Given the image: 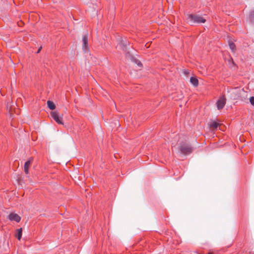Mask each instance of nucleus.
<instances>
[{
	"label": "nucleus",
	"instance_id": "4",
	"mask_svg": "<svg viewBox=\"0 0 254 254\" xmlns=\"http://www.w3.org/2000/svg\"><path fill=\"white\" fill-rule=\"evenodd\" d=\"M226 99L224 96H222L219 98L216 102V106L218 110H221L226 104Z\"/></svg>",
	"mask_w": 254,
	"mask_h": 254
},
{
	"label": "nucleus",
	"instance_id": "9",
	"mask_svg": "<svg viewBox=\"0 0 254 254\" xmlns=\"http://www.w3.org/2000/svg\"><path fill=\"white\" fill-rule=\"evenodd\" d=\"M190 82L194 87H197L198 85V80L195 77H191Z\"/></svg>",
	"mask_w": 254,
	"mask_h": 254
},
{
	"label": "nucleus",
	"instance_id": "19",
	"mask_svg": "<svg viewBox=\"0 0 254 254\" xmlns=\"http://www.w3.org/2000/svg\"><path fill=\"white\" fill-rule=\"evenodd\" d=\"M41 49H42V47H41L40 48H39L37 53H39L40 52V51H41Z\"/></svg>",
	"mask_w": 254,
	"mask_h": 254
},
{
	"label": "nucleus",
	"instance_id": "7",
	"mask_svg": "<svg viewBox=\"0 0 254 254\" xmlns=\"http://www.w3.org/2000/svg\"><path fill=\"white\" fill-rule=\"evenodd\" d=\"M220 124L215 121H212L209 124L210 127L212 128L214 130L217 129L218 127Z\"/></svg>",
	"mask_w": 254,
	"mask_h": 254
},
{
	"label": "nucleus",
	"instance_id": "6",
	"mask_svg": "<svg viewBox=\"0 0 254 254\" xmlns=\"http://www.w3.org/2000/svg\"><path fill=\"white\" fill-rule=\"evenodd\" d=\"M8 218L10 221H14L16 222H19L21 220V217L17 214L11 213L8 216Z\"/></svg>",
	"mask_w": 254,
	"mask_h": 254
},
{
	"label": "nucleus",
	"instance_id": "15",
	"mask_svg": "<svg viewBox=\"0 0 254 254\" xmlns=\"http://www.w3.org/2000/svg\"><path fill=\"white\" fill-rule=\"evenodd\" d=\"M31 163V160H28L26 162H25V164H24V168H29Z\"/></svg>",
	"mask_w": 254,
	"mask_h": 254
},
{
	"label": "nucleus",
	"instance_id": "10",
	"mask_svg": "<svg viewBox=\"0 0 254 254\" xmlns=\"http://www.w3.org/2000/svg\"><path fill=\"white\" fill-rule=\"evenodd\" d=\"M22 234V229L21 228L16 230V233L15 236L17 238L18 240H20Z\"/></svg>",
	"mask_w": 254,
	"mask_h": 254
},
{
	"label": "nucleus",
	"instance_id": "12",
	"mask_svg": "<svg viewBox=\"0 0 254 254\" xmlns=\"http://www.w3.org/2000/svg\"><path fill=\"white\" fill-rule=\"evenodd\" d=\"M131 60H132V62H133L136 64H137L138 66L141 67L142 66V64H141V63L138 60L136 59H135V58L132 57L131 58Z\"/></svg>",
	"mask_w": 254,
	"mask_h": 254
},
{
	"label": "nucleus",
	"instance_id": "1",
	"mask_svg": "<svg viewBox=\"0 0 254 254\" xmlns=\"http://www.w3.org/2000/svg\"><path fill=\"white\" fill-rule=\"evenodd\" d=\"M193 148L189 143H182L179 147V151L184 155H188L193 151Z\"/></svg>",
	"mask_w": 254,
	"mask_h": 254
},
{
	"label": "nucleus",
	"instance_id": "20",
	"mask_svg": "<svg viewBox=\"0 0 254 254\" xmlns=\"http://www.w3.org/2000/svg\"><path fill=\"white\" fill-rule=\"evenodd\" d=\"M208 254H212L211 253H209Z\"/></svg>",
	"mask_w": 254,
	"mask_h": 254
},
{
	"label": "nucleus",
	"instance_id": "13",
	"mask_svg": "<svg viewBox=\"0 0 254 254\" xmlns=\"http://www.w3.org/2000/svg\"><path fill=\"white\" fill-rule=\"evenodd\" d=\"M229 46L232 51L234 52L236 48L235 44L232 42H229Z\"/></svg>",
	"mask_w": 254,
	"mask_h": 254
},
{
	"label": "nucleus",
	"instance_id": "14",
	"mask_svg": "<svg viewBox=\"0 0 254 254\" xmlns=\"http://www.w3.org/2000/svg\"><path fill=\"white\" fill-rule=\"evenodd\" d=\"M250 19L252 23H254V10L250 12Z\"/></svg>",
	"mask_w": 254,
	"mask_h": 254
},
{
	"label": "nucleus",
	"instance_id": "16",
	"mask_svg": "<svg viewBox=\"0 0 254 254\" xmlns=\"http://www.w3.org/2000/svg\"><path fill=\"white\" fill-rule=\"evenodd\" d=\"M228 92H232L233 93H235L237 91V88L234 89H228Z\"/></svg>",
	"mask_w": 254,
	"mask_h": 254
},
{
	"label": "nucleus",
	"instance_id": "8",
	"mask_svg": "<svg viewBox=\"0 0 254 254\" xmlns=\"http://www.w3.org/2000/svg\"><path fill=\"white\" fill-rule=\"evenodd\" d=\"M128 45V42L127 41L122 40L121 41L120 46L122 47L123 51L125 52L127 51V46Z\"/></svg>",
	"mask_w": 254,
	"mask_h": 254
},
{
	"label": "nucleus",
	"instance_id": "5",
	"mask_svg": "<svg viewBox=\"0 0 254 254\" xmlns=\"http://www.w3.org/2000/svg\"><path fill=\"white\" fill-rule=\"evenodd\" d=\"M52 118L59 124L63 125L62 118L60 117L59 114L57 112H52L51 114Z\"/></svg>",
	"mask_w": 254,
	"mask_h": 254
},
{
	"label": "nucleus",
	"instance_id": "11",
	"mask_svg": "<svg viewBox=\"0 0 254 254\" xmlns=\"http://www.w3.org/2000/svg\"><path fill=\"white\" fill-rule=\"evenodd\" d=\"M47 105H48V107L51 110H54L56 108L55 105L54 104V103L52 101H47Z\"/></svg>",
	"mask_w": 254,
	"mask_h": 254
},
{
	"label": "nucleus",
	"instance_id": "18",
	"mask_svg": "<svg viewBox=\"0 0 254 254\" xmlns=\"http://www.w3.org/2000/svg\"><path fill=\"white\" fill-rule=\"evenodd\" d=\"M28 169L29 168H24V172L26 174H28L29 173Z\"/></svg>",
	"mask_w": 254,
	"mask_h": 254
},
{
	"label": "nucleus",
	"instance_id": "17",
	"mask_svg": "<svg viewBox=\"0 0 254 254\" xmlns=\"http://www.w3.org/2000/svg\"><path fill=\"white\" fill-rule=\"evenodd\" d=\"M250 102L251 104L254 106V97H251L250 98Z\"/></svg>",
	"mask_w": 254,
	"mask_h": 254
},
{
	"label": "nucleus",
	"instance_id": "2",
	"mask_svg": "<svg viewBox=\"0 0 254 254\" xmlns=\"http://www.w3.org/2000/svg\"><path fill=\"white\" fill-rule=\"evenodd\" d=\"M188 19L191 24L204 23L206 21L202 17L194 14L189 15Z\"/></svg>",
	"mask_w": 254,
	"mask_h": 254
},
{
	"label": "nucleus",
	"instance_id": "3",
	"mask_svg": "<svg viewBox=\"0 0 254 254\" xmlns=\"http://www.w3.org/2000/svg\"><path fill=\"white\" fill-rule=\"evenodd\" d=\"M82 49L84 53H88L89 51L88 44V35L84 34L82 36Z\"/></svg>",
	"mask_w": 254,
	"mask_h": 254
}]
</instances>
